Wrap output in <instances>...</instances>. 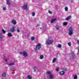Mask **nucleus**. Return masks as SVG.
<instances>
[{
	"instance_id": "423d86ee",
	"label": "nucleus",
	"mask_w": 79,
	"mask_h": 79,
	"mask_svg": "<svg viewBox=\"0 0 79 79\" xmlns=\"http://www.w3.org/2000/svg\"><path fill=\"white\" fill-rule=\"evenodd\" d=\"M23 8L24 10H27V4L23 5Z\"/></svg>"
},
{
	"instance_id": "b1692460",
	"label": "nucleus",
	"mask_w": 79,
	"mask_h": 79,
	"mask_svg": "<svg viewBox=\"0 0 79 79\" xmlns=\"http://www.w3.org/2000/svg\"><path fill=\"white\" fill-rule=\"evenodd\" d=\"M58 47L59 48H61V45L60 44H58Z\"/></svg>"
},
{
	"instance_id": "c756f323",
	"label": "nucleus",
	"mask_w": 79,
	"mask_h": 79,
	"mask_svg": "<svg viewBox=\"0 0 79 79\" xmlns=\"http://www.w3.org/2000/svg\"><path fill=\"white\" fill-rule=\"evenodd\" d=\"M32 15L33 16H35V12H32Z\"/></svg>"
},
{
	"instance_id": "0eeeda50",
	"label": "nucleus",
	"mask_w": 79,
	"mask_h": 79,
	"mask_svg": "<svg viewBox=\"0 0 79 79\" xmlns=\"http://www.w3.org/2000/svg\"><path fill=\"white\" fill-rule=\"evenodd\" d=\"M56 21V19H52L51 21V23L52 24L53 23V22H55V21Z\"/></svg>"
},
{
	"instance_id": "4be33fe9",
	"label": "nucleus",
	"mask_w": 79,
	"mask_h": 79,
	"mask_svg": "<svg viewBox=\"0 0 79 79\" xmlns=\"http://www.w3.org/2000/svg\"><path fill=\"white\" fill-rule=\"evenodd\" d=\"M65 10L66 11H67L68 10V7H65Z\"/></svg>"
},
{
	"instance_id": "a878e982",
	"label": "nucleus",
	"mask_w": 79,
	"mask_h": 79,
	"mask_svg": "<svg viewBox=\"0 0 79 79\" xmlns=\"http://www.w3.org/2000/svg\"><path fill=\"white\" fill-rule=\"evenodd\" d=\"M35 39V38L33 36H32L31 38V40H34Z\"/></svg>"
},
{
	"instance_id": "c9c22d12",
	"label": "nucleus",
	"mask_w": 79,
	"mask_h": 79,
	"mask_svg": "<svg viewBox=\"0 0 79 79\" xmlns=\"http://www.w3.org/2000/svg\"><path fill=\"white\" fill-rule=\"evenodd\" d=\"M56 29L57 30H59V27H56Z\"/></svg>"
},
{
	"instance_id": "f257e3e1",
	"label": "nucleus",
	"mask_w": 79,
	"mask_h": 79,
	"mask_svg": "<svg viewBox=\"0 0 79 79\" xmlns=\"http://www.w3.org/2000/svg\"><path fill=\"white\" fill-rule=\"evenodd\" d=\"M41 48H42L41 44L38 43L36 46L35 50L36 52H37L38 50H40Z\"/></svg>"
},
{
	"instance_id": "2eb2a0df",
	"label": "nucleus",
	"mask_w": 79,
	"mask_h": 79,
	"mask_svg": "<svg viewBox=\"0 0 79 79\" xmlns=\"http://www.w3.org/2000/svg\"><path fill=\"white\" fill-rule=\"evenodd\" d=\"M65 72L64 71H62L60 72V74L61 75H64V74Z\"/></svg>"
},
{
	"instance_id": "9b49d317",
	"label": "nucleus",
	"mask_w": 79,
	"mask_h": 79,
	"mask_svg": "<svg viewBox=\"0 0 79 79\" xmlns=\"http://www.w3.org/2000/svg\"><path fill=\"white\" fill-rule=\"evenodd\" d=\"M7 3L8 5H11V1L10 0H7Z\"/></svg>"
},
{
	"instance_id": "5701e85b",
	"label": "nucleus",
	"mask_w": 79,
	"mask_h": 79,
	"mask_svg": "<svg viewBox=\"0 0 79 79\" xmlns=\"http://www.w3.org/2000/svg\"><path fill=\"white\" fill-rule=\"evenodd\" d=\"M74 79H77V77L76 75H75L74 77Z\"/></svg>"
},
{
	"instance_id": "ddd939ff",
	"label": "nucleus",
	"mask_w": 79,
	"mask_h": 79,
	"mask_svg": "<svg viewBox=\"0 0 79 79\" xmlns=\"http://www.w3.org/2000/svg\"><path fill=\"white\" fill-rule=\"evenodd\" d=\"M8 36L9 37H10L12 36V34L11 33H8Z\"/></svg>"
},
{
	"instance_id": "39448f33",
	"label": "nucleus",
	"mask_w": 79,
	"mask_h": 79,
	"mask_svg": "<svg viewBox=\"0 0 79 79\" xmlns=\"http://www.w3.org/2000/svg\"><path fill=\"white\" fill-rule=\"evenodd\" d=\"M28 54L26 52V51H24L23 52V55L24 56V57H26V56H27V55Z\"/></svg>"
},
{
	"instance_id": "cd10ccee",
	"label": "nucleus",
	"mask_w": 79,
	"mask_h": 79,
	"mask_svg": "<svg viewBox=\"0 0 79 79\" xmlns=\"http://www.w3.org/2000/svg\"><path fill=\"white\" fill-rule=\"evenodd\" d=\"M58 70H59V68H57L56 69V71H58Z\"/></svg>"
},
{
	"instance_id": "473e14b6",
	"label": "nucleus",
	"mask_w": 79,
	"mask_h": 79,
	"mask_svg": "<svg viewBox=\"0 0 79 79\" xmlns=\"http://www.w3.org/2000/svg\"><path fill=\"white\" fill-rule=\"evenodd\" d=\"M19 54H20V55H22V54H23V52H19Z\"/></svg>"
},
{
	"instance_id": "412c9836",
	"label": "nucleus",
	"mask_w": 79,
	"mask_h": 79,
	"mask_svg": "<svg viewBox=\"0 0 79 79\" xmlns=\"http://www.w3.org/2000/svg\"><path fill=\"white\" fill-rule=\"evenodd\" d=\"M15 64V63H10V64H9L8 65L9 66H11V65H14Z\"/></svg>"
},
{
	"instance_id": "7c9ffc66",
	"label": "nucleus",
	"mask_w": 79,
	"mask_h": 79,
	"mask_svg": "<svg viewBox=\"0 0 79 79\" xmlns=\"http://www.w3.org/2000/svg\"><path fill=\"white\" fill-rule=\"evenodd\" d=\"M34 71H36V69H37V67H34Z\"/></svg>"
},
{
	"instance_id": "f3484780",
	"label": "nucleus",
	"mask_w": 79,
	"mask_h": 79,
	"mask_svg": "<svg viewBox=\"0 0 79 79\" xmlns=\"http://www.w3.org/2000/svg\"><path fill=\"white\" fill-rule=\"evenodd\" d=\"M57 59L56 58H53V60H52V62L53 63H55V62L56 61Z\"/></svg>"
},
{
	"instance_id": "2f4dec72",
	"label": "nucleus",
	"mask_w": 79,
	"mask_h": 79,
	"mask_svg": "<svg viewBox=\"0 0 79 79\" xmlns=\"http://www.w3.org/2000/svg\"><path fill=\"white\" fill-rule=\"evenodd\" d=\"M68 44L69 45V46H71V44L70 42L68 43Z\"/></svg>"
},
{
	"instance_id": "1a4fd4ad",
	"label": "nucleus",
	"mask_w": 79,
	"mask_h": 79,
	"mask_svg": "<svg viewBox=\"0 0 79 79\" xmlns=\"http://www.w3.org/2000/svg\"><path fill=\"white\" fill-rule=\"evenodd\" d=\"M49 79H53L54 78V76L53 75H52V74H51L49 76Z\"/></svg>"
},
{
	"instance_id": "f704fd0d",
	"label": "nucleus",
	"mask_w": 79,
	"mask_h": 79,
	"mask_svg": "<svg viewBox=\"0 0 79 79\" xmlns=\"http://www.w3.org/2000/svg\"><path fill=\"white\" fill-rule=\"evenodd\" d=\"M0 39L1 40H2V35H0Z\"/></svg>"
},
{
	"instance_id": "7ed1b4c3",
	"label": "nucleus",
	"mask_w": 79,
	"mask_h": 79,
	"mask_svg": "<svg viewBox=\"0 0 79 79\" xmlns=\"http://www.w3.org/2000/svg\"><path fill=\"white\" fill-rule=\"evenodd\" d=\"M54 42L53 40H50L49 39H48L46 40V44H48V45H52L53 43Z\"/></svg>"
},
{
	"instance_id": "ea45409f",
	"label": "nucleus",
	"mask_w": 79,
	"mask_h": 79,
	"mask_svg": "<svg viewBox=\"0 0 79 79\" xmlns=\"http://www.w3.org/2000/svg\"><path fill=\"white\" fill-rule=\"evenodd\" d=\"M5 61H7V60H6V59H5Z\"/></svg>"
},
{
	"instance_id": "6e6552de",
	"label": "nucleus",
	"mask_w": 79,
	"mask_h": 79,
	"mask_svg": "<svg viewBox=\"0 0 79 79\" xmlns=\"http://www.w3.org/2000/svg\"><path fill=\"white\" fill-rule=\"evenodd\" d=\"M11 23H12L14 24L15 25L16 24V20H15V19L11 21Z\"/></svg>"
},
{
	"instance_id": "9d476101",
	"label": "nucleus",
	"mask_w": 79,
	"mask_h": 79,
	"mask_svg": "<svg viewBox=\"0 0 79 79\" xmlns=\"http://www.w3.org/2000/svg\"><path fill=\"white\" fill-rule=\"evenodd\" d=\"M71 19V16L70 15L68 16L67 18H66V20H68L69 19Z\"/></svg>"
},
{
	"instance_id": "58836bf2",
	"label": "nucleus",
	"mask_w": 79,
	"mask_h": 79,
	"mask_svg": "<svg viewBox=\"0 0 79 79\" xmlns=\"http://www.w3.org/2000/svg\"><path fill=\"white\" fill-rule=\"evenodd\" d=\"M77 44H79V40H78L77 41Z\"/></svg>"
},
{
	"instance_id": "a19ab883",
	"label": "nucleus",
	"mask_w": 79,
	"mask_h": 79,
	"mask_svg": "<svg viewBox=\"0 0 79 79\" xmlns=\"http://www.w3.org/2000/svg\"><path fill=\"white\" fill-rule=\"evenodd\" d=\"M39 26V24H37V26Z\"/></svg>"
},
{
	"instance_id": "e433bc0d",
	"label": "nucleus",
	"mask_w": 79,
	"mask_h": 79,
	"mask_svg": "<svg viewBox=\"0 0 79 79\" xmlns=\"http://www.w3.org/2000/svg\"><path fill=\"white\" fill-rule=\"evenodd\" d=\"M3 10H6V7H4L3 8Z\"/></svg>"
},
{
	"instance_id": "bb28decb",
	"label": "nucleus",
	"mask_w": 79,
	"mask_h": 79,
	"mask_svg": "<svg viewBox=\"0 0 79 79\" xmlns=\"http://www.w3.org/2000/svg\"><path fill=\"white\" fill-rule=\"evenodd\" d=\"M2 31L4 34H5V33H6V31H5L4 30V29H3L2 30Z\"/></svg>"
},
{
	"instance_id": "79ce46f5",
	"label": "nucleus",
	"mask_w": 79,
	"mask_h": 79,
	"mask_svg": "<svg viewBox=\"0 0 79 79\" xmlns=\"http://www.w3.org/2000/svg\"><path fill=\"white\" fill-rule=\"evenodd\" d=\"M40 29H42V28H40Z\"/></svg>"
},
{
	"instance_id": "6ab92c4d",
	"label": "nucleus",
	"mask_w": 79,
	"mask_h": 79,
	"mask_svg": "<svg viewBox=\"0 0 79 79\" xmlns=\"http://www.w3.org/2000/svg\"><path fill=\"white\" fill-rule=\"evenodd\" d=\"M17 32H20V29H19V27H18L17 28Z\"/></svg>"
},
{
	"instance_id": "393cba45",
	"label": "nucleus",
	"mask_w": 79,
	"mask_h": 79,
	"mask_svg": "<svg viewBox=\"0 0 79 79\" xmlns=\"http://www.w3.org/2000/svg\"><path fill=\"white\" fill-rule=\"evenodd\" d=\"M40 59H43L44 58V56L42 55H40Z\"/></svg>"
},
{
	"instance_id": "4468645a",
	"label": "nucleus",
	"mask_w": 79,
	"mask_h": 79,
	"mask_svg": "<svg viewBox=\"0 0 79 79\" xmlns=\"http://www.w3.org/2000/svg\"><path fill=\"white\" fill-rule=\"evenodd\" d=\"M71 53H72V54H73L72 57L73 58H74L75 57V56H75V55L74 53V52H72Z\"/></svg>"
},
{
	"instance_id": "f03ea898",
	"label": "nucleus",
	"mask_w": 79,
	"mask_h": 79,
	"mask_svg": "<svg viewBox=\"0 0 79 79\" xmlns=\"http://www.w3.org/2000/svg\"><path fill=\"white\" fill-rule=\"evenodd\" d=\"M69 35H72V34H73V28L72 27H70L69 28Z\"/></svg>"
},
{
	"instance_id": "aec40b11",
	"label": "nucleus",
	"mask_w": 79,
	"mask_h": 79,
	"mask_svg": "<svg viewBox=\"0 0 79 79\" xmlns=\"http://www.w3.org/2000/svg\"><path fill=\"white\" fill-rule=\"evenodd\" d=\"M67 24H68V23L66 22H64L63 23V25H64V26H66Z\"/></svg>"
},
{
	"instance_id": "20e7f679",
	"label": "nucleus",
	"mask_w": 79,
	"mask_h": 79,
	"mask_svg": "<svg viewBox=\"0 0 79 79\" xmlns=\"http://www.w3.org/2000/svg\"><path fill=\"white\" fill-rule=\"evenodd\" d=\"M15 29H16V27H13L10 29V31L11 32H13L15 31Z\"/></svg>"
},
{
	"instance_id": "f8f14e48",
	"label": "nucleus",
	"mask_w": 79,
	"mask_h": 79,
	"mask_svg": "<svg viewBox=\"0 0 79 79\" xmlns=\"http://www.w3.org/2000/svg\"><path fill=\"white\" fill-rule=\"evenodd\" d=\"M6 72H4L3 73H2V77H6Z\"/></svg>"
},
{
	"instance_id": "72a5a7b5",
	"label": "nucleus",
	"mask_w": 79,
	"mask_h": 79,
	"mask_svg": "<svg viewBox=\"0 0 79 79\" xmlns=\"http://www.w3.org/2000/svg\"><path fill=\"white\" fill-rule=\"evenodd\" d=\"M48 13H50V14H52V12L50 10H49Z\"/></svg>"
},
{
	"instance_id": "c85d7f7f",
	"label": "nucleus",
	"mask_w": 79,
	"mask_h": 79,
	"mask_svg": "<svg viewBox=\"0 0 79 79\" xmlns=\"http://www.w3.org/2000/svg\"><path fill=\"white\" fill-rule=\"evenodd\" d=\"M63 70L64 71H67V69H66V68H65L63 69Z\"/></svg>"
},
{
	"instance_id": "4c0bfd02",
	"label": "nucleus",
	"mask_w": 79,
	"mask_h": 79,
	"mask_svg": "<svg viewBox=\"0 0 79 79\" xmlns=\"http://www.w3.org/2000/svg\"><path fill=\"white\" fill-rule=\"evenodd\" d=\"M71 3H73V0H71Z\"/></svg>"
},
{
	"instance_id": "dca6fc26",
	"label": "nucleus",
	"mask_w": 79,
	"mask_h": 79,
	"mask_svg": "<svg viewBox=\"0 0 79 79\" xmlns=\"http://www.w3.org/2000/svg\"><path fill=\"white\" fill-rule=\"evenodd\" d=\"M46 74H48V75H49V76L52 74V73H51V72L50 71H47L46 72Z\"/></svg>"
},
{
	"instance_id": "a211bd4d",
	"label": "nucleus",
	"mask_w": 79,
	"mask_h": 79,
	"mask_svg": "<svg viewBox=\"0 0 79 79\" xmlns=\"http://www.w3.org/2000/svg\"><path fill=\"white\" fill-rule=\"evenodd\" d=\"M27 78H28V79H32V77H31V76L29 75H28L27 77Z\"/></svg>"
}]
</instances>
